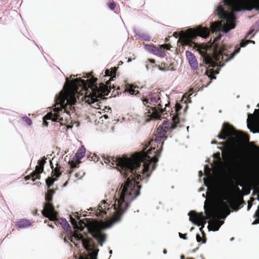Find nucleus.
I'll return each mask as SVG.
<instances>
[{"mask_svg":"<svg viewBox=\"0 0 259 259\" xmlns=\"http://www.w3.org/2000/svg\"><path fill=\"white\" fill-rule=\"evenodd\" d=\"M172 122L164 121L162 125L157 128L154 132V137L149 143L151 148L147 152L143 151L136 153L130 158L103 156L104 162L117 168L126 178V181L119 189V199L115 201L111 207H109L110 204L105 200H103L99 204L98 208L95 210L97 217L103 219L108 213L109 215H113L115 221H119L122 214L128 207L130 202L140 195L141 186L139 185L137 181L142 180L144 177L142 178V176L138 173L142 172L146 177H149L150 174L147 173L149 171L151 164V170L155 169L160 154L158 153V150L155 149V146L158 147L160 142L167 138V132L176 128L179 123L178 116L172 117Z\"/></svg>","mask_w":259,"mask_h":259,"instance_id":"f257e3e1","label":"nucleus"},{"mask_svg":"<svg viewBox=\"0 0 259 259\" xmlns=\"http://www.w3.org/2000/svg\"><path fill=\"white\" fill-rule=\"evenodd\" d=\"M116 67H113L110 70V78L106 82V83L102 82L97 86V78L93 75V72H89L84 78H90L85 80L80 78L73 79L70 81L68 87L64 92H61L57 101L59 102L62 108H55L54 113H48L44 117V124L48 126V124L46 120H52L53 121L61 122L63 121L64 115L68 114L67 111V108L70 110L74 109L73 107L77 101H84L89 104H94L98 102L99 99H103L104 96L108 95L112 88H114V85L111 87L110 81L113 80L116 76Z\"/></svg>","mask_w":259,"mask_h":259,"instance_id":"f03ea898","label":"nucleus"},{"mask_svg":"<svg viewBox=\"0 0 259 259\" xmlns=\"http://www.w3.org/2000/svg\"><path fill=\"white\" fill-rule=\"evenodd\" d=\"M209 34V29L207 27H203L199 26L196 28H190L185 32L181 31L179 40L183 46H192L194 45V48L199 51L200 54L203 58V62L208 66L209 67H214L218 65L219 62L220 66L224 65L223 62H227L232 59L236 54L239 53L240 47H245L249 43H254V41L251 40H241L240 47H236L234 51L231 54V56L229 57L227 53V50L224 47H220L217 44L220 39V36L216 37L213 44H214L213 58L206 53V47L202 45L195 44L193 41L197 36L204 38L207 37Z\"/></svg>","mask_w":259,"mask_h":259,"instance_id":"7ed1b4c3","label":"nucleus"},{"mask_svg":"<svg viewBox=\"0 0 259 259\" xmlns=\"http://www.w3.org/2000/svg\"><path fill=\"white\" fill-rule=\"evenodd\" d=\"M224 3L231 8L232 12H227L222 6L218 7L217 14L222 20L211 23L210 30L212 32L221 29L223 32L227 33L234 28L236 26L235 12L253 9L259 11V0H224Z\"/></svg>","mask_w":259,"mask_h":259,"instance_id":"20e7f679","label":"nucleus"},{"mask_svg":"<svg viewBox=\"0 0 259 259\" xmlns=\"http://www.w3.org/2000/svg\"><path fill=\"white\" fill-rule=\"evenodd\" d=\"M219 145L225 146V150L222 152L224 160L231 162L235 167L236 176L238 182L237 185L243 186L244 183L252 177V172L250 168L243 164L242 160L238 153L233 152L234 146L230 141H227L220 142Z\"/></svg>","mask_w":259,"mask_h":259,"instance_id":"39448f33","label":"nucleus"},{"mask_svg":"<svg viewBox=\"0 0 259 259\" xmlns=\"http://www.w3.org/2000/svg\"><path fill=\"white\" fill-rule=\"evenodd\" d=\"M160 96L161 90L155 89L149 94V98L142 99L143 105L147 107L146 114L151 119H159L160 117L165 118L168 116L166 112L167 108L169 107V103H165L164 109H162L163 105Z\"/></svg>","mask_w":259,"mask_h":259,"instance_id":"423d86ee","label":"nucleus"},{"mask_svg":"<svg viewBox=\"0 0 259 259\" xmlns=\"http://www.w3.org/2000/svg\"><path fill=\"white\" fill-rule=\"evenodd\" d=\"M227 209L228 204L222 200L218 205L211 206L208 210H205L206 217L204 216L202 212L197 213L193 210L190 211L188 213L189 220L198 226H201L200 231L203 233V228L206 223V220L208 219L219 217L222 210Z\"/></svg>","mask_w":259,"mask_h":259,"instance_id":"0eeeda50","label":"nucleus"},{"mask_svg":"<svg viewBox=\"0 0 259 259\" xmlns=\"http://www.w3.org/2000/svg\"><path fill=\"white\" fill-rule=\"evenodd\" d=\"M70 222L75 229L78 230L80 231H82L84 229V227H85L88 232L90 233L94 238L98 240L99 243L101 245H102V242L105 241L106 236L101 233L100 227L98 223H93L87 226L83 221H80L78 224H77L75 219L71 216Z\"/></svg>","mask_w":259,"mask_h":259,"instance_id":"6e6552de","label":"nucleus"},{"mask_svg":"<svg viewBox=\"0 0 259 259\" xmlns=\"http://www.w3.org/2000/svg\"><path fill=\"white\" fill-rule=\"evenodd\" d=\"M55 193L54 189H48L45 195L46 203L44 206V209L41 211L42 214L48 218L50 221H58V213L55 210L53 204V196Z\"/></svg>","mask_w":259,"mask_h":259,"instance_id":"1a4fd4ad","label":"nucleus"},{"mask_svg":"<svg viewBox=\"0 0 259 259\" xmlns=\"http://www.w3.org/2000/svg\"><path fill=\"white\" fill-rule=\"evenodd\" d=\"M233 136L240 139H243L244 138L245 135L241 132L236 131L229 123H224L220 134L218 135V138L220 139L226 140L227 138H231Z\"/></svg>","mask_w":259,"mask_h":259,"instance_id":"9d476101","label":"nucleus"},{"mask_svg":"<svg viewBox=\"0 0 259 259\" xmlns=\"http://www.w3.org/2000/svg\"><path fill=\"white\" fill-rule=\"evenodd\" d=\"M227 210H223L220 212L219 216L214 218H210L211 220L209 222L208 228L209 230L213 231H216L219 230L220 227L224 223L223 221H221L218 220L219 218H222V215H223L224 218H225L227 215H229L230 213V211L228 206Z\"/></svg>","mask_w":259,"mask_h":259,"instance_id":"9b49d317","label":"nucleus"},{"mask_svg":"<svg viewBox=\"0 0 259 259\" xmlns=\"http://www.w3.org/2000/svg\"><path fill=\"white\" fill-rule=\"evenodd\" d=\"M47 158L44 156L41 160L38 161V165L36 166L35 169L30 175L25 177V179H31L35 181L36 179H40V174L44 171V166L46 163Z\"/></svg>","mask_w":259,"mask_h":259,"instance_id":"f8f14e48","label":"nucleus"},{"mask_svg":"<svg viewBox=\"0 0 259 259\" xmlns=\"http://www.w3.org/2000/svg\"><path fill=\"white\" fill-rule=\"evenodd\" d=\"M69 239L71 242H73L74 244H75L74 240H81L82 241V244L83 247L88 249L90 246V238H85L84 236L79 233L75 232L74 233L72 236H70L69 237Z\"/></svg>","mask_w":259,"mask_h":259,"instance_id":"ddd939ff","label":"nucleus"},{"mask_svg":"<svg viewBox=\"0 0 259 259\" xmlns=\"http://www.w3.org/2000/svg\"><path fill=\"white\" fill-rule=\"evenodd\" d=\"M145 48L150 53L159 57L163 58L166 55L165 51L163 50L161 46L157 47L154 46L153 45H145Z\"/></svg>","mask_w":259,"mask_h":259,"instance_id":"4468645a","label":"nucleus"},{"mask_svg":"<svg viewBox=\"0 0 259 259\" xmlns=\"http://www.w3.org/2000/svg\"><path fill=\"white\" fill-rule=\"evenodd\" d=\"M186 55L191 67L193 70H196L198 68V65L197 59L194 54L192 52L187 51L186 52Z\"/></svg>","mask_w":259,"mask_h":259,"instance_id":"2eb2a0df","label":"nucleus"},{"mask_svg":"<svg viewBox=\"0 0 259 259\" xmlns=\"http://www.w3.org/2000/svg\"><path fill=\"white\" fill-rule=\"evenodd\" d=\"M32 225L31 222L27 219H21L16 222V226L18 229H24L30 227Z\"/></svg>","mask_w":259,"mask_h":259,"instance_id":"dca6fc26","label":"nucleus"},{"mask_svg":"<svg viewBox=\"0 0 259 259\" xmlns=\"http://www.w3.org/2000/svg\"><path fill=\"white\" fill-rule=\"evenodd\" d=\"M80 163V159L77 158L75 160L73 159L72 160L69 161V164L70 165V169H68L66 171V172L68 174L69 177L70 176L71 174L73 171L74 168L79 167Z\"/></svg>","mask_w":259,"mask_h":259,"instance_id":"f3484780","label":"nucleus"},{"mask_svg":"<svg viewBox=\"0 0 259 259\" xmlns=\"http://www.w3.org/2000/svg\"><path fill=\"white\" fill-rule=\"evenodd\" d=\"M254 121L259 125V109H255L254 114H249L247 120V123H249V120Z\"/></svg>","mask_w":259,"mask_h":259,"instance_id":"a211bd4d","label":"nucleus"},{"mask_svg":"<svg viewBox=\"0 0 259 259\" xmlns=\"http://www.w3.org/2000/svg\"><path fill=\"white\" fill-rule=\"evenodd\" d=\"M50 165L53 169L52 174V176H55L56 177H59L61 175L62 172L60 170L61 166L59 165V164H56V167L53 169V165L52 164V161H50Z\"/></svg>","mask_w":259,"mask_h":259,"instance_id":"6ab92c4d","label":"nucleus"},{"mask_svg":"<svg viewBox=\"0 0 259 259\" xmlns=\"http://www.w3.org/2000/svg\"><path fill=\"white\" fill-rule=\"evenodd\" d=\"M56 179L52 177H48L46 179V183L48 189H51V187L53 186L54 182L56 181Z\"/></svg>","mask_w":259,"mask_h":259,"instance_id":"aec40b11","label":"nucleus"},{"mask_svg":"<svg viewBox=\"0 0 259 259\" xmlns=\"http://www.w3.org/2000/svg\"><path fill=\"white\" fill-rule=\"evenodd\" d=\"M84 154L85 149L84 148H79L76 153L75 156H76L77 158L80 159L84 156Z\"/></svg>","mask_w":259,"mask_h":259,"instance_id":"412c9836","label":"nucleus"},{"mask_svg":"<svg viewBox=\"0 0 259 259\" xmlns=\"http://www.w3.org/2000/svg\"><path fill=\"white\" fill-rule=\"evenodd\" d=\"M243 197L241 195H239L237 197L235 203L236 206L237 207L236 209H235V210H237L238 209V207L243 202Z\"/></svg>","mask_w":259,"mask_h":259,"instance_id":"4be33fe9","label":"nucleus"},{"mask_svg":"<svg viewBox=\"0 0 259 259\" xmlns=\"http://www.w3.org/2000/svg\"><path fill=\"white\" fill-rule=\"evenodd\" d=\"M107 6L111 10H114L116 7V4L113 0H109Z\"/></svg>","mask_w":259,"mask_h":259,"instance_id":"5701e85b","label":"nucleus"},{"mask_svg":"<svg viewBox=\"0 0 259 259\" xmlns=\"http://www.w3.org/2000/svg\"><path fill=\"white\" fill-rule=\"evenodd\" d=\"M175 112L177 114L176 115H174L172 116L174 117V116H178V117L179 118V116H178V113L182 109V106L181 105V104H179V103H177L175 105Z\"/></svg>","mask_w":259,"mask_h":259,"instance_id":"b1692460","label":"nucleus"},{"mask_svg":"<svg viewBox=\"0 0 259 259\" xmlns=\"http://www.w3.org/2000/svg\"><path fill=\"white\" fill-rule=\"evenodd\" d=\"M22 120L26 123L28 125H31L32 124V121L31 119L28 117H23L22 118Z\"/></svg>","mask_w":259,"mask_h":259,"instance_id":"393cba45","label":"nucleus"},{"mask_svg":"<svg viewBox=\"0 0 259 259\" xmlns=\"http://www.w3.org/2000/svg\"><path fill=\"white\" fill-rule=\"evenodd\" d=\"M213 157L215 159H217L219 161V162L220 163H222L220 152H217V153L214 154Z\"/></svg>","mask_w":259,"mask_h":259,"instance_id":"a878e982","label":"nucleus"},{"mask_svg":"<svg viewBox=\"0 0 259 259\" xmlns=\"http://www.w3.org/2000/svg\"><path fill=\"white\" fill-rule=\"evenodd\" d=\"M196 240L198 242H201L203 240V243L205 242V240H203L202 237L200 236L199 234H197L196 235Z\"/></svg>","mask_w":259,"mask_h":259,"instance_id":"bb28decb","label":"nucleus"},{"mask_svg":"<svg viewBox=\"0 0 259 259\" xmlns=\"http://www.w3.org/2000/svg\"><path fill=\"white\" fill-rule=\"evenodd\" d=\"M60 223L62 225H65L64 229H65L66 226H67V228H70L69 225L68 224V223H67V222L66 221V220L65 219H62V222Z\"/></svg>","mask_w":259,"mask_h":259,"instance_id":"cd10ccee","label":"nucleus"},{"mask_svg":"<svg viewBox=\"0 0 259 259\" xmlns=\"http://www.w3.org/2000/svg\"><path fill=\"white\" fill-rule=\"evenodd\" d=\"M81 259H97V256L95 254L92 253L90 255V257H84V258H81Z\"/></svg>","mask_w":259,"mask_h":259,"instance_id":"c85d7f7f","label":"nucleus"},{"mask_svg":"<svg viewBox=\"0 0 259 259\" xmlns=\"http://www.w3.org/2000/svg\"><path fill=\"white\" fill-rule=\"evenodd\" d=\"M127 91L129 92V93L131 95H134V94H136V91L132 87H131L128 90H127Z\"/></svg>","mask_w":259,"mask_h":259,"instance_id":"c756f323","label":"nucleus"},{"mask_svg":"<svg viewBox=\"0 0 259 259\" xmlns=\"http://www.w3.org/2000/svg\"><path fill=\"white\" fill-rule=\"evenodd\" d=\"M161 47L162 48H163V50H164L165 49L169 50L170 48V45L168 44L162 45H161Z\"/></svg>","mask_w":259,"mask_h":259,"instance_id":"7c9ffc66","label":"nucleus"},{"mask_svg":"<svg viewBox=\"0 0 259 259\" xmlns=\"http://www.w3.org/2000/svg\"><path fill=\"white\" fill-rule=\"evenodd\" d=\"M179 236L181 238L183 239H187V234H182L181 233H179Z\"/></svg>","mask_w":259,"mask_h":259,"instance_id":"2f4dec72","label":"nucleus"},{"mask_svg":"<svg viewBox=\"0 0 259 259\" xmlns=\"http://www.w3.org/2000/svg\"><path fill=\"white\" fill-rule=\"evenodd\" d=\"M105 76L110 77V70L106 69L105 72Z\"/></svg>","mask_w":259,"mask_h":259,"instance_id":"473e14b6","label":"nucleus"},{"mask_svg":"<svg viewBox=\"0 0 259 259\" xmlns=\"http://www.w3.org/2000/svg\"><path fill=\"white\" fill-rule=\"evenodd\" d=\"M75 176L77 179H80L82 176V175H80L79 173H76Z\"/></svg>","mask_w":259,"mask_h":259,"instance_id":"72a5a7b5","label":"nucleus"},{"mask_svg":"<svg viewBox=\"0 0 259 259\" xmlns=\"http://www.w3.org/2000/svg\"><path fill=\"white\" fill-rule=\"evenodd\" d=\"M224 200H228V202H229V203H230V204H231V205H232V203H233V202H232L231 200H229V199H228V197H227V196H225V197H224Z\"/></svg>","mask_w":259,"mask_h":259,"instance_id":"f704fd0d","label":"nucleus"},{"mask_svg":"<svg viewBox=\"0 0 259 259\" xmlns=\"http://www.w3.org/2000/svg\"><path fill=\"white\" fill-rule=\"evenodd\" d=\"M148 61L153 63V64H155V61L154 60V59H148Z\"/></svg>","mask_w":259,"mask_h":259,"instance_id":"c9c22d12","label":"nucleus"},{"mask_svg":"<svg viewBox=\"0 0 259 259\" xmlns=\"http://www.w3.org/2000/svg\"><path fill=\"white\" fill-rule=\"evenodd\" d=\"M251 206H252V204L248 202V207H247L248 209H249L251 207Z\"/></svg>","mask_w":259,"mask_h":259,"instance_id":"e433bc0d","label":"nucleus"},{"mask_svg":"<svg viewBox=\"0 0 259 259\" xmlns=\"http://www.w3.org/2000/svg\"><path fill=\"white\" fill-rule=\"evenodd\" d=\"M236 191H237L239 193H241V191H240V190L239 188L237 187V188H236Z\"/></svg>","mask_w":259,"mask_h":259,"instance_id":"4c0bfd02","label":"nucleus"},{"mask_svg":"<svg viewBox=\"0 0 259 259\" xmlns=\"http://www.w3.org/2000/svg\"><path fill=\"white\" fill-rule=\"evenodd\" d=\"M252 32H249L246 34V37H248L249 35Z\"/></svg>","mask_w":259,"mask_h":259,"instance_id":"58836bf2","label":"nucleus"},{"mask_svg":"<svg viewBox=\"0 0 259 259\" xmlns=\"http://www.w3.org/2000/svg\"><path fill=\"white\" fill-rule=\"evenodd\" d=\"M48 226H49V227H51V228H54V226H53V225H52V224H48Z\"/></svg>","mask_w":259,"mask_h":259,"instance_id":"ea45409f","label":"nucleus"},{"mask_svg":"<svg viewBox=\"0 0 259 259\" xmlns=\"http://www.w3.org/2000/svg\"><path fill=\"white\" fill-rule=\"evenodd\" d=\"M211 79L215 78V77L213 75H211V76H210Z\"/></svg>","mask_w":259,"mask_h":259,"instance_id":"a19ab883","label":"nucleus"},{"mask_svg":"<svg viewBox=\"0 0 259 259\" xmlns=\"http://www.w3.org/2000/svg\"><path fill=\"white\" fill-rule=\"evenodd\" d=\"M163 253H164V254H166V253H167V250H166V249H164L163 250Z\"/></svg>","mask_w":259,"mask_h":259,"instance_id":"79ce46f5","label":"nucleus"},{"mask_svg":"<svg viewBox=\"0 0 259 259\" xmlns=\"http://www.w3.org/2000/svg\"><path fill=\"white\" fill-rule=\"evenodd\" d=\"M211 143L212 144H217V142L216 141H212Z\"/></svg>","mask_w":259,"mask_h":259,"instance_id":"37998d69","label":"nucleus"},{"mask_svg":"<svg viewBox=\"0 0 259 259\" xmlns=\"http://www.w3.org/2000/svg\"><path fill=\"white\" fill-rule=\"evenodd\" d=\"M45 223H49V221L48 220H45Z\"/></svg>","mask_w":259,"mask_h":259,"instance_id":"c03bdc74","label":"nucleus"},{"mask_svg":"<svg viewBox=\"0 0 259 259\" xmlns=\"http://www.w3.org/2000/svg\"><path fill=\"white\" fill-rule=\"evenodd\" d=\"M37 210H35V213H34V214H36L37 213Z\"/></svg>","mask_w":259,"mask_h":259,"instance_id":"a18cd8bd","label":"nucleus"},{"mask_svg":"<svg viewBox=\"0 0 259 259\" xmlns=\"http://www.w3.org/2000/svg\"><path fill=\"white\" fill-rule=\"evenodd\" d=\"M163 144V142H162L161 143V147H162V146Z\"/></svg>","mask_w":259,"mask_h":259,"instance_id":"49530a36","label":"nucleus"},{"mask_svg":"<svg viewBox=\"0 0 259 259\" xmlns=\"http://www.w3.org/2000/svg\"><path fill=\"white\" fill-rule=\"evenodd\" d=\"M64 241L66 242V239L65 238H64Z\"/></svg>","mask_w":259,"mask_h":259,"instance_id":"de8ad7c7","label":"nucleus"},{"mask_svg":"<svg viewBox=\"0 0 259 259\" xmlns=\"http://www.w3.org/2000/svg\"><path fill=\"white\" fill-rule=\"evenodd\" d=\"M184 257V256H182V258H183Z\"/></svg>","mask_w":259,"mask_h":259,"instance_id":"09e8293b","label":"nucleus"}]
</instances>
